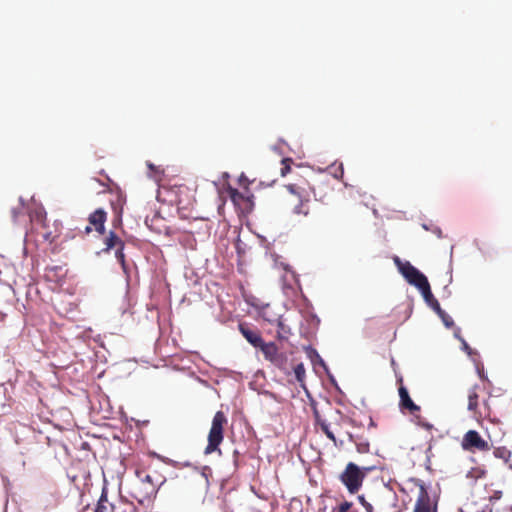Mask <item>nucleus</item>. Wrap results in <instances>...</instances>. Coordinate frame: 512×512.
Here are the masks:
<instances>
[{"label":"nucleus","mask_w":512,"mask_h":512,"mask_svg":"<svg viewBox=\"0 0 512 512\" xmlns=\"http://www.w3.org/2000/svg\"><path fill=\"white\" fill-rule=\"evenodd\" d=\"M413 512H431L430 497L424 485H420Z\"/></svg>","instance_id":"obj_14"},{"label":"nucleus","mask_w":512,"mask_h":512,"mask_svg":"<svg viewBox=\"0 0 512 512\" xmlns=\"http://www.w3.org/2000/svg\"><path fill=\"white\" fill-rule=\"evenodd\" d=\"M480 388L475 386L469 390L468 393V410L472 412L474 418L477 421L482 419H489L493 421L495 416L492 413L488 399L483 398L480 401V395L478 391Z\"/></svg>","instance_id":"obj_6"},{"label":"nucleus","mask_w":512,"mask_h":512,"mask_svg":"<svg viewBox=\"0 0 512 512\" xmlns=\"http://www.w3.org/2000/svg\"><path fill=\"white\" fill-rule=\"evenodd\" d=\"M417 423L420 427L429 432H431L434 429V426L431 423L427 422L425 419L419 418Z\"/></svg>","instance_id":"obj_29"},{"label":"nucleus","mask_w":512,"mask_h":512,"mask_svg":"<svg viewBox=\"0 0 512 512\" xmlns=\"http://www.w3.org/2000/svg\"><path fill=\"white\" fill-rule=\"evenodd\" d=\"M353 442L355 443L356 449L359 453L364 454V453L369 452L370 443L368 442V440H366L362 437H357V438L353 439Z\"/></svg>","instance_id":"obj_21"},{"label":"nucleus","mask_w":512,"mask_h":512,"mask_svg":"<svg viewBox=\"0 0 512 512\" xmlns=\"http://www.w3.org/2000/svg\"><path fill=\"white\" fill-rule=\"evenodd\" d=\"M126 508H129L130 511L134 510L133 506H125V508H123V509H121V507H117V512H127Z\"/></svg>","instance_id":"obj_30"},{"label":"nucleus","mask_w":512,"mask_h":512,"mask_svg":"<svg viewBox=\"0 0 512 512\" xmlns=\"http://www.w3.org/2000/svg\"><path fill=\"white\" fill-rule=\"evenodd\" d=\"M454 335H455L456 338H458L461 341L463 350H465L469 355H472V353H473L472 349L470 348L468 343L460 336V329L459 328L456 329Z\"/></svg>","instance_id":"obj_25"},{"label":"nucleus","mask_w":512,"mask_h":512,"mask_svg":"<svg viewBox=\"0 0 512 512\" xmlns=\"http://www.w3.org/2000/svg\"><path fill=\"white\" fill-rule=\"evenodd\" d=\"M277 325V335L276 338L278 341H288L290 335L292 334L291 328L286 324L285 320L282 317H279L276 321Z\"/></svg>","instance_id":"obj_16"},{"label":"nucleus","mask_w":512,"mask_h":512,"mask_svg":"<svg viewBox=\"0 0 512 512\" xmlns=\"http://www.w3.org/2000/svg\"><path fill=\"white\" fill-rule=\"evenodd\" d=\"M374 470V467L360 468L353 462H349L344 471L340 474V481L351 494L357 493L362 487L367 473Z\"/></svg>","instance_id":"obj_3"},{"label":"nucleus","mask_w":512,"mask_h":512,"mask_svg":"<svg viewBox=\"0 0 512 512\" xmlns=\"http://www.w3.org/2000/svg\"><path fill=\"white\" fill-rule=\"evenodd\" d=\"M397 383L399 384V397L401 409L408 410L412 414H414L415 412H419L420 407L416 405L410 398L408 390L403 386V377L401 375L397 377Z\"/></svg>","instance_id":"obj_10"},{"label":"nucleus","mask_w":512,"mask_h":512,"mask_svg":"<svg viewBox=\"0 0 512 512\" xmlns=\"http://www.w3.org/2000/svg\"><path fill=\"white\" fill-rule=\"evenodd\" d=\"M339 170H340V176L342 177L343 176V167H342V165L339 166Z\"/></svg>","instance_id":"obj_32"},{"label":"nucleus","mask_w":512,"mask_h":512,"mask_svg":"<svg viewBox=\"0 0 512 512\" xmlns=\"http://www.w3.org/2000/svg\"><path fill=\"white\" fill-rule=\"evenodd\" d=\"M493 455L498 459H502L505 463H508L512 456V452L503 446L495 448L493 450Z\"/></svg>","instance_id":"obj_20"},{"label":"nucleus","mask_w":512,"mask_h":512,"mask_svg":"<svg viewBox=\"0 0 512 512\" xmlns=\"http://www.w3.org/2000/svg\"><path fill=\"white\" fill-rule=\"evenodd\" d=\"M265 360L271 362L274 366L283 369L288 362V356L274 342L264 343L260 348Z\"/></svg>","instance_id":"obj_9"},{"label":"nucleus","mask_w":512,"mask_h":512,"mask_svg":"<svg viewBox=\"0 0 512 512\" xmlns=\"http://www.w3.org/2000/svg\"><path fill=\"white\" fill-rule=\"evenodd\" d=\"M294 374H295V377H296L298 382L302 383L304 381V379H305V368H304V365L302 363L297 364L294 367Z\"/></svg>","instance_id":"obj_24"},{"label":"nucleus","mask_w":512,"mask_h":512,"mask_svg":"<svg viewBox=\"0 0 512 512\" xmlns=\"http://www.w3.org/2000/svg\"><path fill=\"white\" fill-rule=\"evenodd\" d=\"M84 509L89 510L90 506L87 505ZM91 510L92 512H117V506L108 500V492L106 488L102 489L97 503L91 508Z\"/></svg>","instance_id":"obj_11"},{"label":"nucleus","mask_w":512,"mask_h":512,"mask_svg":"<svg viewBox=\"0 0 512 512\" xmlns=\"http://www.w3.org/2000/svg\"><path fill=\"white\" fill-rule=\"evenodd\" d=\"M321 430L325 433V435L332 441L335 442L336 438L334 436V433L329 429V425L325 422L320 423Z\"/></svg>","instance_id":"obj_26"},{"label":"nucleus","mask_w":512,"mask_h":512,"mask_svg":"<svg viewBox=\"0 0 512 512\" xmlns=\"http://www.w3.org/2000/svg\"><path fill=\"white\" fill-rule=\"evenodd\" d=\"M394 263L398 267L399 272L406 279V281L417 287L421 292L426 290L429 292V282L427 277L415 268L410 262H402L399 257L394 258Z\"/></svg>","instance_id":"obj_5"},{"label":"nucleus","mask_w":512,"mask_h":512,"mask_svg":"<svg viewBox=\"0 0 512 512\" xmlns=\"http://www.w3.org/2000/svg\"><path fill=\"white\" fill-rule=\"evenodd\" d=\"M481 512H492V508L490 507H486L483 511Z\"/></svg>","instance_id":"obj_31"},{"label":"nucleus","mask_w":512,"mask_h":512,"mask_svg":"<svg viewBox=\"0 0 512 512\" xmlns=\"http://www.w3.org/2000/svg\"><path fill=\"white\" fill-rule=\"evenodd\" d=\"M137 481L134 484L132 496L139 502L143 503L155 496L159 487L165 482L164 476L156 471H146L136 469Z\"/></svg>","instance_id":"obj_2"},{"label":"nucleus","mask_w":512,"mask_h":512,"mask_svg":"<svg viewBox=\"0 0 512 512\" xmlns=\"http://www.w3.org/2000/svg\"><path fill=\"white\" fill-rule=\"evenodd\" d=\"M227 417L223 411H217L212 419L211 428L208 433V444L204 450L206 455L218 451L224 439V427L227 425Z\"/></svg>","instance_id":"obj_4"},{"label":"nucleus","mask_w":512,"mask_h":512,"mask_svg":"<svg viewBox=\"0 0 512 512\" xmlns=\"http://www.w3.org/2000/svg\"><path fill=\"white\" fill-rule=\"evenodd\" d=\"M239 330L243 337L255 348H261L265 343L258 330L251 329L244 324L239 325Z\"/></svg>","instance_id":"obj_12"},{"label":"nucleus","mask_w":512,"mask_h":512,"mask_svg":"<svg viewBox=\"0 0 512 512\" xmlns=\"http://www.w3.org/2000/svg\"><path fill=\"white\" fill-rule=\"evenodd\" d=\"M500 495H501V492H497V493L495 494V497H494V498H495V499H498V498H500Z\"/></svg>","instance_id":"obj_34"},{"label":"nucleus","mask_w":512,"mask_h":512,"mask_svg":"<svg viewBox=\"0 0 512 512\" xmlns=\"http://www.w3.org/2000/svg\"><path fill=\"white\" fill-rule=\"evenodd\" d=\"M437 315L441 318L443 324L447 328H452L454 326V321L450 315H448L443 309L436 312Z\"/></svg>","instance_id":"obj_22"},{"label":"nucleus","mask_w":512,"mask_h":512,"mask_svg":"<svg viewBox=\"0 0 512 512\" xmlns=\"http://www.w3.org/2000/svg\"><path fill=\"white\" fill-rule=\"evenodd\" d=\"M105 245H106V250H110V249H113V248H124V242L118 237V235L113 232V231H110L108 236L105 238Z\"/></svg>","instance_id":"obj_17"},{"label":"nucleus","mask_w":512,"mask_h":512,"mask_svg":"<svg viewBox=\"0 0 512 512\" xmlns=\"http://www.w3.org/2000/svg\"><path fill=\"white\" fill-rule=\"evenodd\" d=\"M461 447L468 452H487L491 449L490 444L482 438L476 430L467 431L461 441Z\"/></svg>","instance_id":"obj_8"},{"label":"nucleus","mask_w":512,"mask_h":512,"mask_svg":"<svg viewBox=\"0 0 512 512\" xmlns=\"http://www.w3.org/2000/svg\"><path fill=\"white\" fill-rule=\"evenodd\" d=\"M228 194L232 202L238 207L241 205H245V207H248L251 204L250 197L244 195L235 188L229 187Z\"/></svg>","instance_id":"obj_15"},{"label":"nucleus","mask_w":512,"mask_h":512,"mask_svg":"<svg viewBox=\"0 0 512 512\" xmlns=\"http://www.w3.org/2000/svg\"><path fill=\"white\" fill-rule=\"evenodd\" d=\"M307 182L292 183L285 186L286 192L280 199V206L294 215L307 216L309 214V194Z\"/></svg>","instance_id":"obj_1"},{"label":"nucleus","mask_w":512,"mask_h":512,"mask_svg":"<svg viewBox=\"0 0 512 512\" xmlns=\"http://www.w3.org/2000/svg\"><path fill=\"white\" fill-rule=\"evenodd\" d=\"M393 498L394 496L391 492L383 489L372 497V502L367 501L363 495L358 496V501L365 508L366 512H373L374 507L378 511L383 512L390 508V502Z\"/></svg>","instance_id":"obj_7"},{"label":"nucleus","mask_w":512,"mask_h":512,"mask_svg":"<svg viewBox=\"0 0 512 512\" xmlns=\"http://www.w3.org/2000/svg\"><path fill=\"white\" fill-rule=\"evenodd\" d=\"M90 231H91V227H90V226H86V228H85V232H86V233H89Z\"/></svg>","instance_id":"obj_33"},{"label":"nucleus","mask_w":512,"mask_h":512,"mask_svg":"<svg viewBox=\"0 0 512 512\" xmlns=\"http://www.w3.org/2000/svg\"><path fill=\"white\" fill-rule=\"evenodd\" d=\"M487 475V470L482 466L472 467L466 474L467 479L477 481L479 479L485 478Z\"/></svg>","instance_id":"obj_18"},{"label":"nucleus","mask_w":512,"mask_h":512,"mask_svg":"<svg viewBox=\"0 0 512 512\" xmlns=\"http://www.w3.org/2000/svg\"><path fill=\"white\" fill-rule=\"evenodd\" d=\"M422 295L426 301V303L435 311H440L442 308L438 302V300L433 296L431 292V288L429 287V292H426V290H423Z\"/></svg>","instance_id":"obj_19"},{"label":"nucleus","mask_w":512,"mask_h":512,"mask_svg":"<svg viewBox=\"0 0 512 512\" xmlns=\"http://www.w3.org/2000/svg\"><path fill=\"white\" fill-rule=\"evenodd\" d=\"M351 507H352L351 502L344 501L337 508L333 509L332 512H349Z\"/></svg>","instance_id":"obj_27"},{"label":"nucleus","mask_w":512,"mask_h":512,"mask_svg":"<svg viewBox=\"0 0 512 512\" xmlns=\"http://www.w3.org/2000/svg\"><path fill=\"white\" fill-rule=\"evenodd\" d=\"M292 163H293V160L291 158L282 159V161H281L282 167L280 169L281 176L284 177L290 172Z\"/></svg>","instance_id":"obj_23"},{"label":"nucleus","mask_w":512,"mask_h":512,"mask_svg":"<svg viewBox=\"0 0 512 512\" xmlns=\"http://www.w3.org/2000/svg\"><path fill=\"white\" fill-rule=\"evenodd\" d=\"M107 219V213L102 209H96L89 215L88 221L91 226L94 227L95 231L103 234L105 231V222Z\"/></svg>","instance_id":"obj_13"},{"label":"nucleus","mask_w":512,"mask_h":512,"mask_svg":"<svg viewBox=\"0 0 512 512\" xmlns=\"http://www.w3.org/2000/svg\"><path fill=\"white\" fill-rule=\"evenodd\" d=\"M123 249L124 248L116 249L115 257L120 262V264L123 267V269H125L126 264H125V255L123 253Z\"/></svg>","instance_id":"obj_28"}]
</instances>
